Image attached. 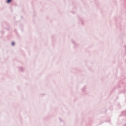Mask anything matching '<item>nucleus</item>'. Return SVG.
Wrapping results in <instances>:
<instances>
[{"instance_id":"1","label":"nucleus","mask_w":126,"mask_h":126,"mask_svg":"<svg viewBox=\"0 0 126 126\" xmlns=\"http://www.w3.org/2000/svg\"><path fill=\"white\" fill-rule=\"evenodd\" d=\"M12 0H7L6 1V3H7L8 4H9L11 3V2H12Z\"/></svg>"},{"instance_id":"2","label":"nucleus","mask_w":126,"mask_h":126,"mask_svg":"<svg viewBox=\"0 0 126 126\" xmlns=\"http://www.w3.org/2000/svg\"><path fill=\"white\" fill-rule=\"evenodd\" d=\"M12 46H14V42H12Z\"/></svg>"}]
</instances>
